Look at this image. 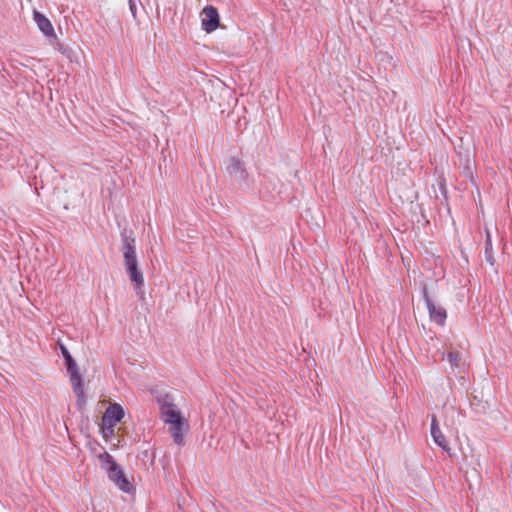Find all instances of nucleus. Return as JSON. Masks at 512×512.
Masks as SVG:
<instances>
[{"mask_svg":"<svg viewBox=\"0 0 512 512\" xmlns=\"http://www.w3.org/2000/svg\"><path fill=\"white\" fill-rule=\"evenodd\" d=\"M161 419L167 424L168 430L171 434L173 442L177 446H183L185 444L184 438L189 431V423L182 416L177 406L164 400L160 404Z\"/></svg>","mask_w":512,"mask_h":512,"instance_id":"1","label":"nucleus"},{"mask_svg":"<svg viewBox=\"0 0 512 512\" xmlns=\"http://www.w3.org/2000/svg\"><path fill=\"white\" fill-rule=\"evenodd\" d=\"M121 240L126 272L130 281L135 283L137 288H141L144 286V277L138 268V261L136 257V239L133 231L126 228L123 229L121 231Z\"/></svg>","mask_w":512,"mask_h":512,"instance_id":"2","label":"nucleus"},{"mask_svg":"<svg viewBox=\"0 0 512 512\" xmlns=\"http://www.w3.org/2000/svg\"><path fill=\"white\" fill-rule=\"evenodd\" d=\"M100 466L107 473L108 478L119 490L124 493H133L135 487L133 485V477H128L123 471L122 467L114 460V458L107 453L99 455Z\"/></svg>","mask_w":512,"mask_h":512,"instance_id":"3","label":"nucleus"},{"mask_svg":"<svg viewBox=\"0 0 512 512\" xmlns=\"http://www.w3.org/2000/svg\"><path fill=\"white\" fill-rule=\"evenodd\" d=\"M229 177L240 189L250 190L254 185L253 176L247 171L246 164L238 157L231 156L226 167Z\"/></svg>","mask_w":512,"mask_h":512,"instance_id":"4","label":"nucleus"},{"mask_svg":"<svg viewBox=\"0 0 512 512\" xmlns=\"http://www.w3.org/2000/svg\"><path fill=\"white\" fill-rule=\"evenodd\" d=\"M421 294L428 310L430 320L439 326H443L447 319L446 310L433 302L425 285L421 289Z\"/></svg>","mask_w":512,"mask_h":512,"instance_id":"5","label":"nucleus"},{"mask_svg":"<svg viewBox=\"0 0 512 512\" xmlns=\"http://www.w3.org/2000/svg\"><path fill=\"white\" fill-rule=\"evenodd\" d=\"M457 155L460 160V168L462 170V174L465 178L470 180V182L477 187L475 182V168L476 164L474 159L471 156V153L469 150L462 151L460 148L456 150Z\"/></svg>","mask_w":512,"mask_h":512,"instance_id":"6","label":"nucleus"},{"mask_svg":"<svg viewBox=\"0 0 512 512\" xmlns=\"http://www.w3.org/2000/svg\"><path fill=\"white\" fill-rule=\"evenodd\" d=\"M67 371L70 375L71 386L73 388L75 395L77 396V405L81 407L86 401L84 384L81 374L78 370L77 365L74 366V368L67 369Z\"/></svg>","mask_w":512,"mask_h":512,"instance_id":"7","label":"nucleus"},{"mask_svg":"<svg viewBox=\"0 0 512 512\" xmlns=\"http://www.w3.org/2000/svg\"><path fill=\"white\" fill-rule=\"evenodd\" d=\"M203 14L205 16L202 19L203 30L207 33L215 31L220 24L218 10L212 5H207L203 8Z\"/></svg>","mask_w":512,"mask_h":512,"instance_id":"8","label":"nucleus"},{"mask_svg":"<svg viewBox=\"0 0 512 512\" xmlns=\"http://www.w3.org/2000/svg\"><path fill=\"white\" fill-rule=\"evenodd\" d=\"M124 414V409L120 404H111L102 416V424L106 425L107 429L115 427V425L123 419Z\"/></svg>","mask_w":512,"mask_h":512,"instance_id":"9","label":"nucleus"},{"mask_svg":"<svg viewBox=\"0 0 512 512\" xmlns=\"http://www.w3.org/2000/svg\"><path fill=\"white\" fill-rule=\"evenodd\" d=\"M33 20L36 23L38 29L43 33V35L48 39L56 40V34L53 28L51 21L41 12L34 10L33 11Z\"/></svg>","mask_w":512,"mask_h":512,"instance_id":"10","label":"nucleus"},{"mask_svg":"<svg viewBox=\"0 0 512 512\" xmlns=\"http://www.w3.org/2000/svg\"><path fill=\"white\" fill-rule=\"evenodd\" d=\"M430 433H431V436H432L435 444L437 446H439V448H447L445 445V443H446L445 436L443 435V433L441 432V430L439 428L438 421H437V418L435 415H433L431 418Z\"/></svg>","mask_w":512,"mask_h":512,"instance_id":"11","label":"nucleus"},{"mask_svg":"<svg viewBox=\"0 0 512 512\" xmlns=\"http://www.w3.org/2000/svg\"><path fill=\"white\" fill-rule=\"evenodd\" d=\"M486 240H485V260L488 264L491 266H494L495 264V258H494V252H493V245H492V238L490 231L486 230Z\"/></svg>","mask_w":512,"mask_h":512,"instance_id":"12","label":"nucleus"},{"mask_svg":"<svg viewBox=\"0 0 512 512\" xmlns=\"http://www.w3.org/2000/svg\"><path fill=\"white\" fill-rule=\"evenodd\" d=\"M60 348H61L62 356L65 360L67 369L74 368V366H76L77 364H76L75 360L73 359L72 355L70 354L69 350L64 345H60Z\"/></svg>","mask_w":512,"mask_h":512,"instance_id":"13","label":"nucleus"},{"mask_svg":"<svg viewBox=\"0 0 512 512\" xmlns=\"http://www.w3.org/2000/svg\"><path fill=\"white\" fill-rule=\"evenodd\" d=\"M446 361L449 363L450 368L454 371L456 368H458L459 365V359L458 355L455 352H449L446 355Z\"/></svg>","mask_w":512,"mask_h":512,"instance_id":"14","label":"nucleus"},{"mask_svg":"<svg viewBox=\"0 0 512 512\" xmlns=\"http://www.w3.org/2000/svg\"><path fill=\"white\" fill-rule=\"evenodd\" d=\"M53 46L61 54H63V55L68 54V49L66 47H64V45L62 43L56 41L55 43H53Z\"/></svg>","mask_w":512,"mask_h":512,"instance_id":"15","label":"nucleus"},{"mask_svg":"<svg viewBox=\"0 0 512 512\" xmlns=\"http://www.w3.org/2000/svg\"><path fill=\"white\" fill-rule=\"evenodd\" d=\"M102 434L105 439H107L110 436H113L114 434V427H111L110 429H107L106 425L102 424Z\"/></svg>","mask_w":512,"mask_h":512,"instance_id":"16","label":"nucleus"},{"mask_svg":"<svg viewBox=\"0 0 512 512\" xmlns=\"http://www.w3.org/2000/svg\"><path fill=\"white\" fill-rule=\"evenodd\" d=\"M129 9H130V12H131L133 18H136L137 5L134 0H129Z\"/></svg>","mask_w":512,"mask_h":512,"instance_id":"17","label":"nucleus"},{"mask_svg":"<svg viewBox=\"0 0 512 512\" xmlns=\"http://www.w3.org/2000/svg\"><path fill=\"white\" fill-rule=\"evenodd\" d=\"M440 189H441V191H442V194H443V195H444V197L446 198V193H447V191H446V187H445V185H444V184H440Z\"/></svg>","mask_w":512,"mask_h":512,"instance_id":"18","label":"nucleus"}]
</instances>
